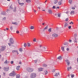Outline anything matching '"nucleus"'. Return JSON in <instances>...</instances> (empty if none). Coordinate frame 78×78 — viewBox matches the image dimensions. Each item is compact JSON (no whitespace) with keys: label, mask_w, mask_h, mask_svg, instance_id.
<instances>
[{"label":"nucleus","mask_w":78,"mask_h":78,"mask_svg":"<svg viewBox=\"0 0 78 78\" xmlns=\"http://www.w3.org/2000/svg\"><path fill=\"white\" fill-rule=\"evenodd\" d=\"M34 26H31L30 27V30H34Z\"/></svg>","instance_id":"nucleus-16"},{"label":"nucleus","mask_w":78,"mask_h":78,"mask_svg":"<svg viewBox=\"0 0 78 78\" xmlns=\"http://www.w3.org/2000/svg\"><path fill=\"white\" fill-rule=\"evenodd\" d=\"M66 62L68 66H69V64H70V62H69V60H66Z\"/></svg>","instance_id":"nucleus-13"},{"label":"nucleus","mask_w":78,"mask_h":78,"mask_svg":"<svg viewBox=\"0 0 78 78\" xmlns=\"http://www.w3.org/2000/svg\"><path fill=\"white\" fill-rule=\"evenodd\" d=\"M57 16L58 17H61V13H58Z\"/></svg>","instance_id":"nucleus-23"},{"label":"nucleus","mask_w":78,"mask_h":78,"mask_svg":"<svg viewBox=\"0 0 78 78\" xmlns=\"http://www.w3.org/2000/svg\"><path fill=\"white\" fill-rule=\"evenodd\" d=\"M19 64H22V63L21 62H19Z\"/></svg>","instance_id":"nucleus-58"},{"label":"nucleus","mask_w":78,"mask_h":78,"mask_svg":"<svg viewBox=\"0 0 78 78\" xmlns=\"http://www.w3.org/2000/svg\"><path fill=\"white\" fill-rule=\"evenodd\" d=\"M75 8H76V5H74V7H72L71 8V9H75Z\"/></svg>","instance_id":"nucleus-33"},{"label":"nucleus","mask_w":78,"mask_h":78,"mask_svg":"<svg viewBox=\"0 0 78 78\" xmlns=\"http://www.w3.org/2000/svg\"><path fill=\"white\" fill-rule=\"evenodd\" d=\"M66 50H67V51H69V48H66Z\"/></svg>","instance_id":"nucleus-52"},{"label":"nucleus","mask_w":78,"mask_h":78,"mask_svg":"<svg viewBox=\"0 0 78 78\" xmlns=\"http://www.w3.org/2000/svg\"><path fill=\"white\" fill-rule=\"evenodd\" d=\"M77 62H78V58L77 59Z\"/></svg>","instance_id":"nucleus-64"},{"label":"nucleus","mask_w":78,"mask_h":78,"mask_svg":"<svg viewBox=\"0 0 78 78\" xmlns=\"http://www.w3.org/2000/svg\"><path fill=\"white\" fill-rule=\"evenodd\" d=\"M16 33H17V34H19V31L18 30L17 31H16Z\"/></svg>","instance_id":"nucleus-46"},{"label":"nucleus","mask_w":78,"mask_h":78,"mask_svg":"<svg viewBox=\"0 0 78 78\" xmlns=\"http://www.w3.org/2000/svg\"><path fill=\"white\" fill-rule=\"evenodd\" d=\"M15 75L14 71H13L12 72L9 74V76H14Z\"/></svg>","instance_id":"nucleus-6"},{"label":"nucleus","mask_w":78,"mask_h":78,"mask_svg":"<svg viewBox=\"0 0 78 78\" xmlns=\"http://www.w3.org/2000/svg\"><path fill=\"white\" fill-rule=\"evenodd\" d=\"M69 24H70V25H71V24H72V25H73V22L71 21V22L70 23H69Z\"/></svg>","instance_id":"nucleus-35"},{"label":"nucleus","mask_w":78,"mask_h":78,"mask_svg":"<svg viewBox=\"0 0 78 78\" xmlns=\"http://www.w3.org/2000/svg\"><path fill=\"white\" fill-rule=\"evenodd\" d=\"M43 70V69L42 68H40L38 69V71H42Z\"/></svg>","instance_id":"nucleus-22"},{"label":"nucleus","mask_w":78,"mask_h":78,"mask_svg":"<svg viewBox=\"0 0 78 78\" xmlns=\"http://www.w3.org/2000/svg\"><path fill=\"white\" fill-rule=\"evenodd\" d=\"M45 24V23H42V25H44V24Z\"/></svg>","instance_id":"nucleus-56"},{"label":"nucleus","mask_w":78,"mask_h":78,"mask_svg":"<svg viewBox=\"0 0 78 78\" xmlns=\"http://www.w3.org/2000/svg\"><path fill=\"white\" fill-rule=\"evenodd\" d=\"M57 59L59 60H61L62 59V57L61 56H59L57 58Z\"/></svg>","instance_id":"nucleus-12"},{"label":"nucleus","mask_w":78,"mask_h":78,"mask_svg":"<svg viewBox=\"0 0 78 78\" xmlns=\"http://www.w3.org/2000/svg\"><path fill=\"white\" fill-rule=\"evenodd\" d=\"M12 29H13V28L12 27H10V30H12Z\"/></svg>","instance_id":"nucleus-45"},{"label":"nucleus","mask_w":78,"mask_h":78,"mask_svg":"<svg viewBox=\"0 0 78 78\" xmlns=\"http://www.w3.org/2000/svg\"><path fill=\"white\" fill-rule=\"evenodd\" d=\"M3 74L4 76H5V73H3Z\"/></svg>","instance_id":"nucleus-54"},{"label":"nucleus","mask_w":78,"mask_h":78,"mask_svg":"<svg viewBox=\"0 0 78 78\" xmlns=\"http://www.w3.org/2000/svg\"><path fill=\"white\" fill-rule=\"evenodd\" d=\"M58 36H59V35L58 34H56V32H55V33H53L52 34V36L54 37H58Z\"/></svg>","instance_id":"nucleus-2"},{"label":"nucleus","mask_w":78,"mask_h":78,"mask_svg":"<svg viewBox=\"0 0 78 78\" xmlns=\"http://www.w3.org/2000/svg\"><path fill=\"white\" fill-rule=\"evenodd\" d=\"M68 20H69V18H66L65 20V21H66V22H67V21H68Z\"/></svg>","instance_id":"nucleus-43"},{"label":"nucleus","mask_w":78,"mask_h":78,"mask_svg":"<svg viewBox=\"0 0 78 78\" xmlns=\"http://www.w3.org/2000/svg\"><path fill=\"white\" fill-rule=\"evenodd\" d=\"M48 31L49 33H51V28H50L48 30Z\"/></svg>","instance_id":"nucleus-26"},{"label":"nucleus","mask_w":78,"mask_h":78,"mask_svg":"<svg viewBox=\"0 0 78 78\" xmlns=\"http://www.w3.org/2000/svg\"><path fill=\"white\" fill-rule=\"evenodd\" d=\"M74 77V75H71V78H73V77Z\"/></svg>","instance_id":"nucleus-49"},{"label":"nucleus","mask_w":78,"mask_h":78,"mask_svg":"<svg viewBox=\"0 0 78 78\" xmlns=\"http://www.w3.org/2000/svg\"><path fill=\"white\" fill-rule=\"evenodd\" d=\"M68 28L69 29V30H70L71 28H72V26H69L68 27Z\"/></svg>","instance_id":"nucleus-28"},{"label":"nucleus","mask_w":78,"mask_h":78,"mask_svg":"<svg viewBox=\"0 0 78 78\" xmlns=\"http://www.w3.org/2000/svg\"><path fill=\"white\" fill-rule=\"evenodd\" d=\"M68 25H69V23H65L64 27L65 28H66V27H67Z\"/></svg>","instance_id":"nucleus-10"},{"label":"nucleus","mask_w":78,"mask_h":78,"mask_svg":"<svg viewBox=\"0 0 78 78\" xmlns=\"http://www.w3.org/2000/svg\"><path fill=\"white\" fill-rule=\"evenodd\" d=\"M3 70L4 71H5V72L8 71L9 70V67H7V68L4 67V68Z\"/></svg>","instance_id":"nucleus-5"},{"label":"nucleus","mask_w":78,"mask_h":78,"mask_svg":"<svg viewBox=\"0 0 78 78\" xmlns=\"http://www.w3.org/2000/svg\"><path fill=\"white\" fill-rule=\"evenodd\" d=\"M27 44L26 43H24L23 46L25 47H27Z\"/></svg>","instance_id":"nucleus-39"},{"label":"nucleus","mask_w":78,"mask_h":78,"mask_svg":"<svg viewBox=\"0 0 78 78\" xmlns=\"http://www.w3.org/2000/svg\"><path fill=\"white\" fill-rule=\"evenodd\" d=\"M47 28H48V26H46V27H45V28L43 29L44 31H45V30H47Z\"/></svg>","instance_id":"nucleus-21"},{"label":"nucleus","mask_w":78,"mask_h":78,"mask_svg":"<svg viewBox=\"0 0 78 78\" xmlns=\"http://www.w3.org/2000/svg\"><path fill=\"white\" fill-rule=\"evenodd\" d=\"M12 53H17V55H19V52H18V51L17 50H14L12 51Z\"/></svg>","instance_id":"nucleus-9"},{"label":"nucleus","mask_w":78,"mask_h":78,"mask_svg":"<svg viewBox=\"0 0 78 78\" xmlns=\"http://www.w3.org/2000/svg\"><path fill=\"white\" fill-rule=\"evenodd\" d=\"M61 49L62 50V51H65L64 47H62L61 48Z\"/></svg>","instance_id":"nucleus-18"},{"label":"nucleus","mask_w":78,"mask_h":78,"mask_svg":"<svg viewBox=\"0 0 78 78\" xmlns=\"http://www.w3.org/2000/svg\"><path fill=\"white\" fill-rule=\"evenodd\" d=\"M47 65H46L45 64H44L43 65L44 67H47Z\"/></svg>","instance_id":"nucleus-40"},{"label":"nucleus","mask_w":78,"mask_h":78,"mask_svg":"<svg viewBox=\"0 0 78 78\" xmlns=\"http://www.w3.org/2000/svg\"><path fill=\"white\" fill-rule=\"evenodd\" d=\"M34 12H36V10L35 9H34Z\"/></svg>","instance_id":"nucleus-50"},{"label":"nucleus","mask_w":78,"mask_h":78,"mask_svg":"<svg viewBox=\"0 0 78 78\" xmlns=\"http://www.w3.org/2000/svg\"><path fill=\"white\" fill-rule=\"evenodd\" d=\"M59 7L58 6L56 7V9H59Z\"/></svg>","instance_id":"nucleus-55"},{"label":"nucleus","mask_w":78,"mask_h":78,"mask_svg":"<svg viewBox=\"0 0 78 78\" xmlns=\"http://www.w3.org/2000/svg\"><path fill=\"white\" fill-rule=\"evenodd\" d=\"M48 12L49 14H51L53 13V12H52V10L50 9H49L48 10Z\"/></svg>","instance_id":"nucleus-8"},{"label":"nucleus","mask_w":78,"mask_h":78,"mask_svg":"<svg viewBox=\"0 0 78 78\" xmlns=\"http://www.w3.org/2000/svg\"><path fill=\"white\" fill-rule=\"evenodd\" d=\"M9 42L10 43H8V45L9 46H11V44H13L14 43V40H13V39L12 38H11L10 39Z\"/></svg>","instance_id":"nucleus-1"},{"label":"nucleus","mask_w":78,"mask_h":78,"mask_svg":"<svg viewBox=\"0 0 78 78\" xmlns=\"http://www.w3.org/2000/svg\"><path fill=\"white\" fill-rule=\"evenodd\" d=\"M59 75V73H55L54 75L55 76H58Z\"/></svg>","instance_id":"nucleus-17"},{"label":"nucleus","mask_w":78,"mask_h":78,"mask_svg":"<svg viewBox=\"0 0 78 78\" xmlns=\"http://www.w3.org/2000/svg\"><path fill=\"white\" fill-rule=\"evenodd\" d=\"M12 24L13 25H17V22L12 23Z\"/></svg>","instance_id":"nucleus-31"},{"label":"nucleus","mask_w":78,"mask_h":78,"mask_svg":"<svg viewBox=\"0 0 78 78\" xmlns=\"http://www.w3.org/2000/svg\"><path fill=\"white\" fill-rule=\"evenodd\" d=\"M58 5H61L62 4V2H59L58 3Z\"/></svg>","instance_id":"nucleus-27"},{"label":"nucleus","mask_w":78,"mask_h":78,"mask_svg":"<svg viewBox=\"0 0 78 78\" xmlns=\"http://www.w3.org/2000/svg\"><path fill=\"white\" fill-rule=\"evenodd\" d=\"M70 14H71V15H72L73 14H75V11H71Z\"/></svg>","instance_id":"nucleus-14"},{"label":"nucleus","mask_w":78,"mask_h":78,"mask_svg":"<svg viewBox=\"0 0 78 78\" xmlns=\"http://www.w3.org/2000/svg\"><path fill=\"white\" fill-rule=\"evenodd\" d=\"M57 3H58V1L55 0L54 2V4H56Z\"/></svg>","instance_id":"nucleus-37"},{"label":"nucleus","mask_w":78,"mask_h":78,"mask_svg":"<svg viewBox=\"0 0 78 78\" xmlns=\"http://www.w3.org/2000/svg\"><path fill=\"white\" fill-rule=\"evenodd\" d=\"M34 62H37V60H35Z\"/></svg>","instance_id":"nucleus-61"},{"label":"nucleus","mask_w":78,"mask_h":78,"mask_svg":"<svg viewBox=\"0 0 78 78\" xmlns=\"http://www.w3.org/2000/svg\"><path fill=\"white\" fill-rule=\"evenodd\" d=\"M45 75H47L48 73V71H44Z\"/></svg>","instance_id":"nucleus-30"},{"label":"nucleus","mask_w":78,"mask_h":78,"mask_svg":"<svg viewBox=\"0 0 78 78\" xmlns=\"http://www.w3.org/2000/svg\"><path fill=\"white\" fill-rule=\"evenodd\" d=\"M19 69H20V66H18L17 67L16 69L17 70H19Z\"/></svg>","instance_id":"nucleus-20"},{"label":"nucleus","mask_w":78,"mask_h":78,"mask_svg":"<svg viewBox=\"0 0 78 78\" xmlns=\"http://www.w3.org/2000/svg\"><path fill=\"white\" fill-rule=\"evenodd\" d=\"M16 78H20V75H17L16 76Z\"/></svg>","instance_id":"nucleus-34"},{"label":"nucleus","mask_w":78,"mask_h":78,"mask_svg":"<svg viewBox=\"0 0 78 78\" xmlns=\"http://www.w3.org/2000/svg\"><path fill=\"white\" fill-rule=\"evenodd\" d=\"M69 42H72V40H69Z\"/></svg>","instance_id":"nucleus-53"},{"label":"nucleus","mask_w":78,"mask_h":78,"mask_svg":"<svg viewBox=\"0 0 78 78\" xmlns=\"http://www.w3.org/2000/svg\"><path fill=\"white\" fill-rule=\"evenodd\" d=\"M5 64L7 63V60H6V61L4 62Z\"/></svg>","instance_id":"nucleus-51"},{"label":"nucleus","mask_w":78,"mask_h":78,"mask_svg":"<svg viewBox=\"0 0 78 78\" xmlns=\"http://www.w3.org/2000/svg\"><path fill=\"white\" fill-rule=\"evenodd\" d=\"M42 11H45V10H43V9H42Z\"/></svg>","instance_id":"nucleus-62"},{"label":"nucleus","mask_w":78,"mask_h":78,"mask_svg":"<svg viewBox=\"0 0 78 78\" xmlns=\"http://www.w3.org/2000/svg\"><path fill=\"white\" fill-rule=\"evenodd\" d=\"M38 9H41V8H40V7H38Z\"/></svg>","instance_id":"nucleus-59"},{"label":"nucleus","mask_w":78,"mask_h":78,"mask_svg":"<svg viewBox=\"0 0 78 78\" xmlns=\"http://www.w3.org/2000/svg\"><path fill=\"white\" fill-rule=\"evenodd\" d=\"M72 69V67L71 66L69 67L68 66L67 68V70L68 71H69L70 69Z\"/></svg>","instance_id":"nucleus-11"},{"label":"nucleus","mask_w":78,"mask_h":78,"mask_svg":"<svg viewBox=\"0 0 78 78\" xmlns=\"http://www.w3.org/2000/svg\"><path fill=\"white\" fill-rule=\"evenodd\" d=\"M15 75L14 71H13L12 72L9 74V76H14Z\"/></svg>","instance_id":"nucleus-7"},{"label":"nucleus","mask_w":78,"mask_h":78,"mask_svg":"<svg viewBox=\"0 0 78 78\" xmlns=\"http://www.w3.org/2000/svg\"><path fill=\"white\" fill-rule=\"evenodd\" d=\"M43 51H46V48H45L44 47L43 48Z\"/></svg>","instance_id":"nucleus-36"},{"label":"nucleus","mask_w":78,"mask_h":78,"mask_svg":"<svg viewBox=\"0 0 78 78\" xmlns=\"http://www.w3.org/2000/svg\"><path fill=\"white\" fill-rule=\"evenodd\" d=\"M33 42H36V38H34L33 39Z\"/></svg>","instance_id":"nucleus-25"},{"label":"nucleus","mask_w":78,"mask_h":78,"mask_svg":"<svg viewBox=\"0 0 78 78\" xmlns=\"http://www.w3.org/2000/svg\"><path fill=\"white\" fill-rule=\"evenodd\" d=\"M19 50L20 51H21V52L22 51H23L22 48H20L19 49Z\"/></svg>","instance_id":"nucleus-38"},{"label":"nucleus","mask_w":78,"mask_h":78,"mask_svg":"<svg viewBox=\"0 0 78 78\" xmlns=\"http://www.w3.org/2000/svg\"><path fill=\"white\" fill-rule=\"evenodd\" d=\"M18 1L19 2V5H21V6H22L23 5H24V4L23 3H20L19 2V0H18Z\"/></svg>","instance_id":"nucleus-15"},{"label":"nucleus","mask_w":78,"mask_h":78,"mask_svg":"<svg viewBox=\"0 0 78 78\" xmlns=\"http://www.w3.org/2000/svg\"><path fill=\"white\" fill-rule=\"evenodd\" d=\"M36 76V74L35 73H32L30 76L31 78H34Z\"/></svg>","instance_id":"nucleus-3"},{"label":"nucleus","mask_w":78,"mask_h":78,"mask_svg":"<svg viewBox=\"0 0 78 78\" xmlns=\"http://www.w3.org/2000/svg\"><path fill=\"white\" fill-rule=\"evenodd\" d=\"M74 42H76V43L77 42V41H76V38H75Z\"/></svg>","instance_id":"nucleus-42"},{"label":"nucleus","mask_w":78,"mask_h":78,"mask_svg":"<svg viewBox=\"0 0 78 78\" xmlns=\"http://www.w3.org/2000/svg\"><path fill=\"white\" fill-rule=\"evenodd\" d=\"M26 1L27 3H30L31 2L30 0H26Z\"/></svg>","instance_id":"nucleus-24"},{"label":"nucleus","mask_w":78,"mask_h":78,"mask_svg":"<svg viewBox=\"0 0 78 78\" xmlns=\"http://www.w3.org/2000/svg\"><path fill=\"white\" fill-rule=\"evenodd\" d=\"M10 63L11 64H12L14 63V62L13 61H12Z\"/></svg>","instance_id":"nucleus-47"},{"label":"nucleus","mask_w":78,"mask_h":78,"mask_svg":"<svg viewBox=\"0 0 78 78\" xmlns=\"http://www.w3.org/2000/svg\"><path fill=\"white\" fill-rule=\"evenodd\" d=\"M6 47L5 46H2V50L3 51L5 49Z\"/></svg>","instance_id":"nucleus-19"},{"label":"nucleus","mask_w":78,"mask_h":78,"mask_svg":"<svg viewBox=\"0 0 78 78\" xmlns=\"http://www.w3.org/2000/svg\"><path fill=\"white\" fill-rule=\"evenodd\" d=\"M46 38L47 39H48L49 38V36L47 35V36H46Z\"/></svg>","instance_id":"nucleus-44"},{"label":"nucleus","mask_w":78,"mask_h":78,"mask_svg":"<svg viewBox=\"0 0 78 78\" xmlns=\"http://www.w3.org/2000/svg\"><path fill=\"white\" fill-rule=\"evenodd\" d=\"M3 19V20H5V19H6V18L4 17Z\"/></svg>","instance_id":"nucleus-57"},{"label":"nucleus","mask_w":78,"mask_h":78,"mask_svg":"<svg viewBox=\"0 0 78 78\" xmlns=\"http://www.w3.org/2000/svg\"><path fill=\"white\" fill-rule=\"evenodd\" d=\"M55 70H55V69H53L52 71V72H55Z\"/></svg>","instance_id":"nucleus-41"},{"label":"nucleus","mask_w":78,"mask_h":78,"mask_svg":"<svg viewBox=\"0 0 78 78\" xmlns=\"http://www.w3.org/2000/svg\"><path fill=\"white\" fill-rule=\"evenodd\" d=\"M6 30H8L9 29H8V28H6Z\"/></svg>","instance_id":"nucleus-60"},{"label":"nucleus","mask_w":78,"mask_h":78,"mask_svg":"<svg viewBox=\"0 0 78 78\" xmlns=\"http://www.w3.org/2000/svg\"><path fill=\"white\" fill-rule=\"evenodd\" d=\"M27 70L29 72H31L33 71V69L31 68H28L27 69Z\"/></svg>","instance_id":"nucleus-4"},{"label":"nucleus","mask_w":78,"mask_h":78,"mask_svg":"<svg viewBox=\"0 0 78 78\" xmlns=\"http://www.w3.org/2000/svg\"><path fill=\"white\" fill-rule=\"evenodd\" d=\"M72 0H69V3L70 4L72 3Z\"/></svg>","instance_id":"nucleus-32"},{"label":"nucleus","mask_w":78,"mask_h":78,"mask_svg":"<svg viewBox=\"0 0 78 78\" xmlns=\"http://www.w3.org/2000/svg\"><path fill=\"white\" fill-rule=\"evenodd\" d=\"M56 8V7L55 6H53L52 7V9H55Z\"/></svg>","instance_id":"nucleus-48"},{"label":"nucleus","mask_w":78,"mask_h":78,"mask_svg":"<svg viewBox=\"0 0 78 78\" xmlns=\"http://www.w3.org/2000/svg\"><path fill=\"white\" fill-rule=\"evenodd\" d=\"M27 45L28 47H30V46H31V45L30 44L28 43H27Z\"/></svg>","instance_id":"nucleus-29"},{"label":"nucleus","mask_w":78,"mask_h":78,"mask_svg":"<svg viewBox=\"0 0 78 78\" xmlns=\"http://www.w3.org/2000/svg\"><path fill=\"white\" fill-rule=\"evenodd\" d=\"M47 0H46V1H45V3L46 2H47Z\"/></svg>","instance_id":"nucleus-63"}]
</instances>
